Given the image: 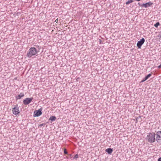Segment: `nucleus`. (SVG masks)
I'll use <instances>...</instances> for the list:
<instances>
[{
  "label": "nucleus",
  "instance_id": "16",
  "mask_svg": "<svg viewBox=\"0 0 161 161\" xmlns=\"http://www.w3.org/2000/svg\"><path fill=\"white\" fill-rule=\"evenodd\" d=\"M146 80H147V79L145 77L142 80L141 82H143L146 81Z\"/></svg>",
  "mask_w": 161,
  "mask_h": 161
},
{
  "label": "nucleus",
  "instance_id": "10",
  "mask_svg": "<svg viewBox=\"0 0 161 161\" xmlns=\"http://www.w3.org/2000/svg\"><path fill=\"white\" fill-rule=\"evenodd\" d=\"M106 152H107L109 154H111L113 152V149L111 148H108L106 150Z\"/></svg>",
  "mask_w": 161,
  "mask_h": 161
},
{
  "label": "nucleus",
  "instance_id": "5",
  "mask_svg": "<svg viewBox=\"0 0 161 161\" xmlns=\"http://www.w3.org/2000/svg\"><path fill=\"white\" fill-rule=\"evenodd\" d=\"M33 99V98L32 97L26 98L23 101V103L25 105H28L31 102Z\"/></svg>",
  "mask_w": 161,
  "mask_h": 161
},
{
  "label": "nucleus",
  "instance_id": "8",
  "mask_svg": "<svg viewBox=\"0 0 161 161\" xmlns=\"http://www.w3.org/2000/svg\"><path fill=\"white\" fill-rule=\"evenodd\" d=\"M153 4V3L149 2L146 3H143L142 4L141 6H142V7H144L145 8H147L151 6Z\"/></svg>",
  "mask_w": 161,
  "mask_h": 161
},
{
  "label": "nucleus",
  "instance_id": "18",
  "mask_svg": "<svg viewBox=\"0 0 161 161\" xmlns=\"http://www.w3.org/2000/svg\"><path fill=\"white\" fill-rule=\"evenodd\" d=\"M64 154H68V152H67V150H66V149H65L64 150Z\"/></svg>",
  "mask_w": 161,
  "mask_h": 161
},
{
  "label": "nucleus",
  "instance_id": "2",
  "mask_svg": "<svg viewBox=\"0 0 161 161\" xmlns=\"http://www.w3.org/2000/svg\"><path fill=\"white\" fill-rule=\"evenodd\" d=\"M38 52L37 50L35 47H31L29 49L26 55L28 58H30L33 56L36 55Z\"/></svg>",
  "mask_w": 161,
  "mask_h": 161
},
{
  "label": "nucleus",
  "instance_id": "3",
  "mask_svg": "<svg viewBox=\"0 0 161 161\" xmlns=\"http://www.w3.org/2000/svg\"><path fill=\"white\" fill-rule=\"evenodd\" d=\"M156 141L158 143H161V131H158L156 134Z\"/></svg>",
  "mask_w": 161,
  "mask_h": 161
},
{
  "label": "nucleus",
  "instance_id": "13",
  "mask_svg": "<svg viewBox=\"0 0 161 161\" xmlns=\"http://www.w3.org/2000/svg\"><path fill=\"white\" fill-rule=\"evenodd\" d=\"M160 25V24L159 23V22H157L154 25V26L156 27V28H157L158 26V25Z\"/></svg>",
  "mask_w": 161,
  "mask_h": 161
},
{
  "label": "nucleus",
  "instance_id": "7",
  "mask_svg": "<svg viewBox=\"0 0 161 161\" xmlns=\"http://www.w3.org/2000/svg\"><path fill=\"white\" fill-rule=\"evenodd\" d=\"M145 41V39L144 38H142L141 40L140 41L138 42L137 44V47L139 48H140L141 46L144 43Z\"/></svg>",
  "mask_w": 161,
  "mask_h": 161
},
{
  "label": "nucleus",
  "instance_id": "20",
  "mask_svg": "<svg viewBox=\"0 0 161 161\" xmlns=\"http://www.w3.org/2000/svg\"><path fill=\"white\" fill-rule=\"evenodd\" d=\"M158 161H161V157H160L158 158Z\"/></svg>",
  "mask_w": 161,
  "mask_h": 161
},
{
  "label": "nucleus",
  "instance_id": "6",
  "mask_svg": "<svg viewBox=\"0 0 161 161\" xmlns=\"http://www.w3.org/2000/svg\"><path fill=\"white\" fill-rule=\"evenodd\" d=\"M42 114V109H40L38 110H36L34 112V116L38 117L41 115Z\"/></svg>",
  "mask_w": 161,
  "mask_h": 161
},
{
  "label": "nucleus",
  "instance_id": "21",
  "mask_svg": "<svg viewBox=\"0 0 161 161\" xmlns=\"http://www.w3.org/2000/svg\"><path fill=\"white\" fill-rule=\"evenodd\" d=\"M55 21L56 23H58V19H57L56 20H55Z\"/></svg>",
  "mask_w": 161,
  "mask_h": 161
},
{
  "label": "nucleus",
  "instance_id": "15",
  "mask_svg": "<svg viewBox=\"0 0 161 161\" xmlns=\"http://www.w3.org/2000/svg\"><path fill=\"white\" fill-rule=\"evenodd\" d=\"M79 157V155L78 154H76L75 155V157H74V159H76L78 158Z\"/></svg>",
  "mask_w": 161,
  "mask_h": 161
},
{
  "label": "nucleus",
  "instance_id": "22",
  "mask_svg": "<svg viewBox=\"0 0 161 161\" xmlns=\"http://www.w3.org/2000/svg\"><path fill=\"white\" fill-rule=\"evenodd\" d=\"M138 4H139V6L142 7V6H141L142 4L141 5L140 3H139Z\"/></svg>",
  "mask_w": 161,
  "mask_h": 161
},
{
  "label": "nucleus",
  "instance_id": "19",
  "mask_svg": "<svg viewBox=\"0 0 161 161\" xmlns=\"http://www.w3.org/2000/svg\"><path fill=\"white\" fill-rule=\"evenodd\" d=\"M158 68L159 69H161V64H160V65H159V66H158Z\"/></svg>",
  "mask_w": 161,
  "mask_h": 161
},
{
  "label": "nucleus",
  "instance_id": "12",
  "mask_svg": "<svg viewBox=\"0 0 161 161\" xmlns=\"http://www.w3.org/2000/svg\"><path fill=\"white\" fill-rule=\"evenodd\" d=\"M133 2V1L132 0H128V1L126 2V4L127 5H128L130 3H132Z\"/></svg>",
  "mask_w": 161,
  "mask_h": 161
},
{
  "label": "nucleus",
  "instance_id": "1",
  "mask_svg": "<svg viewBox=\"0 0 161 161\" xmlns=\"http://www.w3.org/2000/svg\"><path fill=\"white\" fill-rule=\"evenodd\" d=\"M156 134L154 132L149 133L148 134L146 138V140L150 143H153L156 140Z\"/></svg>",
  "mask_w": 161,
  "mask_h": 161
},
{
  "label": "nucleus",
  "instance_id": "4",
  "mask_svg": "<svg viewBox=\"0 0 161 161\" xmlns=\"http://www.w3.org/2000/svg\"><path fill=\"white\" fill-rule=\"evenodd\" d=\"M12 111L13 113L16 115L19 113V110L17 104L15 105V107L13 108Z\"/></svg>",
  "mask_w": 161,
  "mask_h": 161
},
{
  "label": "nucleus",
  "instance_id": "11",
  "mask_svg": "<svg viewBox=\"0 0 161 161\" xmlns=\"http://www.w3.org/2000/svg\"><path fill=\"white\" fill-rule=\"evenodd\" d=\"M56 119V117L54 116H51L49 119V120H51L52 121H55Z\"/></svg>",
  "mask_w": 161,
  "mask_h": 161
},
{
  "label": "nucleus",
  "instance_id": "9",
  "mask_svg": "<svg viewBox=\"0 0 161 161\" xmlns=\"http://www.w3.org/2000/svg\"><path fill=\"white\" fill-rule=\"evenodd\" d=\"M24 96V94L23 93H21L19 95L17 96L16 97V99H20L22 97Z\"/></svg>",
  "mask_w": 161,
  "mask_h": 161
},
{
  "label": "nucleus",
  "instance_id": "14",
  "mask_svg": "<svg viewBox=\"0 0 161 161\" xmlns=\"http://www.w3.org/2000/svg\"><path fill=\"white\" fill-rule=\"evenodd\" d=\"M151 75H152L151 74H149L148 75H147L146 76V77H145L147 80L148 78H149L150 77H151Z\"/></svg>",
  "mask_w": 161,
  "mask_h": 161
},
{
  "label": "nucleus",
  "instance_id": "17",
  "mask_svg": "<svg viewBox=\"0 0 161 161\" xmlns=\"http://www.w3.org/2000/svg\"><path fill=\"white\" fill-rule=\"evenodd\" d=\"M45 125V124H44V123H42V124H40L39 125V127H42V126H44Z\"/></svg>",
  "mask_w": 161,
  "mask_h": 161
}]
</instances>
